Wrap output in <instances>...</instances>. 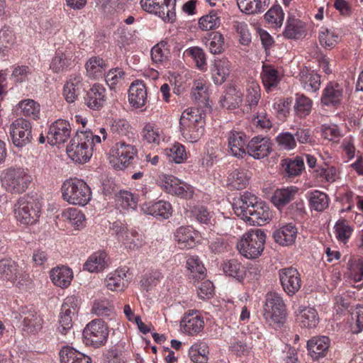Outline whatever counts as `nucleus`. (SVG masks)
Segmentation results:
<instances>
[{"instance_id": "obj_1", "label": "nucleus", "mask_w": 363, "mask_h": 363, "mask_svg": "<svg viewBox=\"0 0 363 363\" xmlns=\"http://www.w3.org/2000/svg\"><path fill=\"white\" fill-rule=\"evenodd\" d=\"M197 109L184 111L179 119L182 136L190 143L197 142L204 133V121Z\"/></svg>"}, {"instance_id": "obj_2", "label": "nucleus", "mask_w": 363, "mask_h": 363, "mask_svg": "<svg viewBox=\"0 0 363 363\" xmlns=\"http://www.w3.org/2000/svg\"><path fill=\"white\" fill-rule=\"evenodd\" d=\"M62 198L69 203L85 206L91 199V191L88 184L82 179H67L62 185Z\"/></svg>"}, {"instance_id": "obj_3", "label": "nucleus", "mask_w": 363, "mask_h": 363, "mask_svg": "<svg viewBox=\"0 0 363 363\" xmlns=\"http://www.w3.org/2000/svg\"><path fill=\"white\" fill-rule=\"evenodd\" d=\"M286 306L282 297L276 292L266 296L263 316L265 321L274 328H280L286 320Z\"/></svg>"}, {"instance_id": "obj_4", "label": "nucleus", "mask_w": 363, "mask_h": 363, "mask_svg": "<svg viewBox=\"0 0 363 363\" xmlns=\"http://www.w3.org/2000/svg\"><path fill=\"white\" fill-rule=\"evenodd\" d=\"M266 235L261 229H252L245 233L238 244L240 252L249 259H255L262 252Z\"/></svg>"}, {"instance_id": "obj_5", "label": "nucleus", "mask_w": 363, "mask_h": 363, "mask_svg": "<svg viewBox=\"0 0 363 363\" xmlns=\"http://www.w3.org/2000/svg\"><path fill=\"white\" fill-rule=\"evenodd\" d=\"M40 211L41 204L38 199L28 195L20 198L14 206L16 218L24 225L35 223Z\"/></svg>"}, {"instance_id": "obj_6", "label": "nucleus", "mask_w": 363, "mask_h": 363, "mask_svg": "<svg viewBox=\"0 0 363 363\" xmlns=\"http://www.w3.org/2000/svg\"><path fill=\"white\" fill-rule=\"evenodd\" d=\"M90 130L77 131L67 147L69 157L76 162L85 163L91 157Z\"/></svg>"}, {"instance_id": "obj_7", "label": "nucleus", "mask_w": 363, "mask_h": 363, "mask_svg": "<svg viewBox=\"0 0 363 363\" xmlns=\"http://www.w3.org/2000/svg\"><path fill=\"white\" fill-rule=\"evenodd\" d=\"M31 181L30 175L21 167L9 168L1 179L3 186L11 194L23 193Z\"/></svg>"}, {"instance_id": "obj_8", "label": "nucleus", "mask_w": 363, "mask_h": 363, "mask_svg": "<svg viewBox=\"0 0 363 363\" xmlns=\"http://www.w3.org/2000/svg\"><path fill=\"white\" fill-rule=\"evenodd\" d=\"M108 333L107 323L102 319H94L83 330V342L86 345L99 348L106 344Z\"/></svg>"}, {"instance_id": "obj_9", "label": "nucleus", "mask_w": 363, "mask_h": 363, "mask_svg": "<svg viewBox=\"0 0 363 363\" xmlns=\"http://www.w3.org/2000/svg\"><path fill=\"white\" fill-rule=\"evenodd\" d=\"M176 0H140L143 10L160 16L163 21L173 22L176 19Z\"/></svg>"}, {"instance_id": "obj_10", "label": "nucleus", "mask_w": 363, "mask_h": 363, "mask_svg": "<svg viewBox=\"0 0 363 363\" xmlns=\"http://www.w3.org/2000/svg\"><path fill=\"white\" fill-rule=\"evenodd\" d=\"M9 133L13 145L18 147L26 146L33 139L31 124L23 118H17L10 125Z\"/></svg>"}, {"instance_id": "obj_11", "label": "nucleus", "mask_w": 363, "mask_h": 363, "mask_svg": "<svg viewBox=\"0 0 363 363\" xmlns=\"http://www.w3.org/2000/svg\"><path fill=\"white\" fill-rule=\"evenodd\" d=\"M0 279L20 287L28 279V274L23 273L14 261L4 259L0 260Z\"/></svg>"}, {"instance_id": "obj_12", "label": "nucleus", "mask_w": 363, "mask_h": 363, "mask_svg": "<svg viewBox=\"0 0 363 363\" xmlns=\"http://www.w3.org/2000/svg\"><path fill=\"white\" fill-rule=\"evenodd\" d=\"M279 277L284 291L290 296H294L301 287V275L294 267L281 269Z\"/></svg>"}, {"instance_id": "obj_13", "label": "nucleus", "mask_w": 363, "mask_h": 363, "mask_svg": "<svg viewBox=\"0 0 363 363\" xmlns=\"http://www.w3.org/2000/svg\"><path fill=\"white\" fill-rule=\"evenodd\" d=\"M76 301L74 297H68L62 305L57 330L62 335H67L72 327V316L77 312Z\"/></svg>"}, {"instance_id": "obj_14", "label": "nucleus", "mask_w": 363, "mask_h": 363, "mask_svg": "<svg viewBox=\"0 0 363 363\" xmlns=\"http://www.w3.org/2000/svg\"><path fill=\"white\" fill-rule=\"evenodd\" d=\"M137 154L138 150L135 146L124 142L117 143L110 151L111 156L118 161L116 168L121 169L128 166Z\"/></svg>"}, {"instance_id": "obj_15", "label": "nucleus", "mask_w": 363, "mask_h": 363, "mask_svg": "<svg viewBox=\"0 0 363 363\" xmlns=\"http://www.w3.org/2000/svg\"><path fill=\"white\" fill-rule=\"evenodd\" d=\"M71 135V125L69 123L63 119H58L52 123L47 135L49 144L55 145L65 143Z\"/></svg>"}, {"instance_id": "obj_16", "label": "nucleus", "mask_w": 363, "mask_h": 363, "mask_svg": "<svg viewBox=\"0 0 363 363\" xmlns=\"http://www.w3.org/2000/svg\"><path fill=\"white\" fill-rule=\"evenodd\" d=\"M344 96L342 86L337 82H330L323 90L320 103L328 107H335L341 104Z\"/></svg>"}, {"instance_id": "obj_17", "label": "nucleus", "mask_w": 363, "mask_h": 363, "mask_svg": "<svg viewBox=\"0 0 363 363\" xmlns=\"http://www.w3.org/2000/svg\"><path fill=\"white\" fill-rule=\"evenodd\" d=\"M257 197L245 191L238 198H235L233 203V209L235 215L242 220L248 216L250 208H252L258 202Z\"/></svg>"}, {"instance_id": "obj_18", "label": "nucleus", "mask_w": 363, "mask_h": 363, "mask_svg": "<svg viewBox=\"0 0 363 363\" xmlns=\"http://www.w3.org/2000/svg\"><path fill=\"white\" fill-rule=\"evenodd\" d=\"M247 150L249 155L259 160L267 157L272 152V144L268 138L257 135L248 142Z\"/></svg>"}, {"instance_id": "obj_19", "label": "nucleus", "mask_w": 363, "mask_h": 363, "mask_svg": "<svg viewBox=\"0 0 363 363\" xmlns=\"http://www.w3.org/2000/svg\"><path fill=\"white\" fill-rule=\"evenodd\" d=\"M271 219V212L269 206L263 201L258 202L251 209L247 218L244 220L254 225H263Z\"/></svg>"}, {"instance_id": "obj_20", "label": "nucleus", "mask_w": 363, "mask_h": 363, "mask_svg": "<svg viewBox=\"0 0 363 363\" xmlns=\"http://www.w3.org/2000/svg\"><path fill=\"white\" fill-rule=\"evenodd\" d=\"M330 345V340L328 336H316L307 342L308 354L314 360L326 356Z\"/></svg>"}, {"instance_id": "obj_21", "label": "nucleus", "mask_w": 363, "mask_h": 363, "mask_svg": "<svg viewBox=\"0 0 363 363\" xmlns=\"http://www.w3.org/2000/svg\"><path fill=\"white\" fill-rule=\"evenodd\" d=\"M84 90V83L80 74H72L63 88V95L68 103L74 102Z\"/></svg>"}, {"instance_id": "obj_22", "label": "nucleus", "mask_w": 363, "mask_h": 363, "mask_svg": "<svg viewBox=\"0 0 363 363\" xmlns=\"http://www.w3.org/2000/svg\"><path fill=\"white\" fill-rule=\"evenodd\" d=\"M84 104L91 109H101L106 101V89L98 84H95L89 89L85 96Z\"/></svg>"}, {"instance_id": "obj_23", "label": "nucleus", "mask_w": 363, "mask_h": 363, "mask_svg": "<svg viewBox=\"0 0 363 363\" xmlns=\"http://www.w3.org/2000/svg\"><path fill=\"white\" fill-rule=\"evenodd\" d=\"M128 100L135 108H141L147 101V89L145 84L140 80L133 82L128 89Z\"/></svg>"}, {"instance_id": "obj_24", "label": "nucleus", "mask_w": 363, "mask_h": 363, "mask_svg": "<svg viewBox=\"0 0 363 363\" xmlns=\"http://www.w3.org/2000/svg\"><path fill=\"white\" fill-rule=\"evenodd\" d=\"M141 209L145 213L160 220L169 218L172 213L171 204L162 200L153 203L143 204Z\"/></svg>"}, {"instance_id": "obj_25", "label": "nucleus", "mask_w": 363, "mask_h": 363, "mask_svg": "<svg viewBox=\"0 0 363 363\" xmlns=\"http://www.w3.org/2000/svg\"><path fill=\"white\" fill-rule=\"evenodd\" d=\"M197 233L189 226H181L174 233V240L180 249H191L196 245Z\"/></svg>"}, {"instance_id": "obj_26", "label": "nucleus", "mask_w": 363, "mask_h": 363, "mask_svg": "<svg viewBox=\"0 0 363 363\" xmlns=\"http://www.w3.org/2000/svg\"><path fill=\"white\" fill-rule=\"evenodd\" d=\"M23 328L28 333H37L42 328L43 319L32 309L25 308L21 313Z\"/></svg>"}, {"instance_id": "obj_27", "label": "nucleus", "mask_w": 363, "mask_h": 363, "mask_svg": "<svg viewBox=\"0 0 363 363\" xmlns=\"http://www.w3.org/2000/svg\"><path fill=\"white\" fill-rule=\"evenodd\" d=\"M211 72L214 84H222L230 73V62L226 58L216 59L211 68Z\"/></svg>"}, {"instance_id": "obj_28", "label": "nucleus", "mask_w": 363, "mask_h": 363, "mask_svg": "<svg viewBox=\"0 0 363 363\" xmlns=\"http://www.w3.org/2000/svg\"><path fill=\"white\" fill-rule=\"evenodd\" d=\"M247 136L244 133L231 131L228 136V146L232 155L236 157H243L246 155L245 145Z\"/></svg>"}, {"instance_id": "obj_29", "label": "nucleus", "mask_w": 363, "mask_h": 363, "mask_svg": "<svg viewBox=\"0 0 363 363\" xmlns=\"http://www.w3.org/2000/svg\"><path fill=\"white\" fill-rule=\"evenodd\" d=\"M306 23L294 16H289L283 35L288 39H300L306 35Z\"/></svg>"}, {"instance_id": "obj_30", "label": "nucleus", "mask_w": 363, "mask_h": 363, "mask_svg": "<svg viewBox=\"0 0 363 363\" xmlns=\"http://www.w3.org/2000/svg\"><path fill=\"white\" fill-rule=\"evenodd\" d=\"M73 62L71 52L58 50L51 60L50 68L54 73H62L70 69Z\"/></svg>"}, {"instance_id": "obj_31", "label": "nucleus", "mask_w": 363, "mask_h": 363, "mask_svg": "<svg viewBox=\"0 0 363 363\" xmlns=\"http://www.w3.org/2000/svg\"><path fill=\"white\" fill-rule=\"evenodd\" d=\"M296 314L302 327L313 328L319 322L318 313L314 308L299 306L296 311Z\"/></svg>"}, {"instance_id": "obj_32", "label": "nucleus", "mask_w": 363, "mask_h": 363, "mask_svg": "<svg viewBox=\"0 0 363 363\" xmlns=\"http://www.w3.org/2000/svg\"><path fill=\"white\" fill-rule=\"evenodd\" d=\"M297 235V228L291 223L285 225L273 233L276 242L283 246L292 245Z\"/></svg>"}, {"instance_id": "obj_33", "label": "nucleus", "mask_w": 363, "mask_h": 363, "mask_svg": "<svg viewBox=\"0 0 363 363\" xmlns=\"http://www.w3.org/2000/svg\"><path fill=\"white\" fill-rule=\"evenodd\" d=\"M59 355L61 363H92L91 357L69 346L63 347Z\"/></svg>"}, {"instance_id": "obj_34", "label": "nucleus", "mask_w": 363, "mask_h": 363, "mask_svg": "<svg viewBox=\"0 0 363 363\" xmlns=\"http://www.w3.org/2000/svg\"><path fill=\"white\" fill-rule=\"evenodd\" d=\"M186 268L189 271V279L194 284L206 277V268L198 256H191L187 259Z\"/></svg>"}, {"instance_id": "obj_35", "label": "nucleus", "mask_w": 363, "mask_h": 363, "mask_svg": "<svg viewBox=\"0 0 363 363\" xmlns=\"http://www.w3.org/2000/svg\"><path fill=\"white\" fill-rule=\"evenodd\" d=\"M181 325L186 333L193 335L201 331L204 326V322L200 315L187 313L183 317Z\"/></svg>"}, {"instance_id": "obj_36", "label": "nucleus", "mask_w": 363, "mask_h": 363, "mask_svg": "<svg viewBox=\"0 0 363 363\" xmlns=\"http://www.w3.org/2000/svg\"><path fill=\"white\" fill-rule=\"evenodd\" d=\"M284 177L288 178L299 176L305 169L304 160L301 157L294 159L286 158L281 160Z\"/></svg>"}, {"instance_id": "obj_37", "label": "nucleus", "mask_w": 363, "mask_h": 363, "mask_svg": "<svg viewBox=\"0 0 363 363\" xmlns=\"http://www.w3.org/2000/svg\"><path fill=\"white\" fill-rule=\"evenodd\" d=\"M50 277L55 285L61 288H67L71 283L73 274L69 267H62L53 269L50 272Z\"/></svg>"}, {"instance_id": "obj_38", "label": "nucleus", "mask_w": 363, "mask_h": 363, "mask_svg": "<svg viewBox=\"0 0 363 363\" xmlns=\"http://www.w3.org/2000/svg\"><path fill=\"white\" fill-rule=\"evenodd\" d=\"M222 11L211 9L206 15L199 18V26L202 30H210L218 28L221 23Z\"/></svg>"}, {"instance_id": "obj_39", "label": "nucleus", "mask_w": 363, "mask_h": 363, "mask_svg": "<svg viewBox=\"0 0 363 363\" xmlns=\"http://www.w3.org/2000/svg\"><path fill=\"white\" fill-rule=\"evenodd\" d=\"M298 191L296 186L277 189L272 196V202L277 207H281L289 203Z\"/></svg>"}, {"instance_id": "obj_40", "label": "nucleus", "mask_w": 363, "mask_h": 363, "mask_svg": "<svg viewBox=\"0 0 363 363\" xmlns=\"http://www.w3.org/2000/svg\"><path fill=\"white\" fill-rule=\"evenodd\" d=\"M85 67L87 76L91 79H97L102 77L108 65L102 58L93 57L86 62Z\"/></svg>"}, {"instance_id": "obj_41", "label": "nucleus", "mask_w": 363, "mask_h": 363, "mask_svg": "<svg viewBox=\"0 0 363 363\" xmlns=\"http://www.w3.org/2000/svg\"><path fill=\"white\" fill-rule=\"evenodd\" d=\"M124 269L116 270L110 274L105 279L106 287L111 291H121L128 284Z\"/></svg>"}, {"instance_id": "obj_42", "label": "nucleus", "mask_w": 363, "mask_h": 363, "mask_svg": "<svg viewBox=\"0 0 363 363\" xmlns=\"http://www.w3.org/2000/svg\"><path fill=\"white\" fill-rule=\"evenodd\" d=\"M249 177L243 169H236L229 173L227 185L233 189H245L248 184Z\"/></svg>"}, {"instance_id": "obj_43", "label": "nucleus", "mask_w": 363, "mask_h": 363, "mask_svg": "<svg viewBox=\"0 0 363 363\" xmlns=\"http://www.w3.org/2000/svg\"><path fill=\"white\" fill-rule=\"evenodd\" d=\"M242 93L235 86H229L223 97L220 100L222 107L228 109H234L239 106L242 102Z\"/></svg>"}, {"instance_id": "obj_44", "label": "nucleus", "mask_w": 363, "mask_h": 363, "mask_svg": "<svg viewBox=\"0 0 363 363\" xmlns=\"http://www.w3.org/2000/svg\"><path fill=\"white\" fill-rule=\"evenodd\" d=\"M309 206L311 209L316 211H323L329 206L328 195L318 190H314L308 193Z\"/></svg>"}, {"instance_id": "obj_45", "label": "nucleus", "mask_w": 363, "mask_h": 363, "mask_svg": "<svg viewBox=\"0 0 363 363\" xmlns=\"http://www.w3.org/2000/svg\"><path fill=\"white\" fill-rule=\"evenodd\" d=\"M261 77L263 85L267 91L277 86L279 82L278 71L271 65H263Z\"/></svg>"}, {"instance_id": "obj_46", "label": "nucleus", "mask_w": 363, "mask_h": 363, "mask_svg": "<svg viewBox=\"0 0 363 363\" xmlns=\"http://www.w3.org/2000/svg\"><path fill=\"white\" fill-rule=\"evenodd\" d=\"M106 255L104 252H99L91 255L84 263L83 269L89 272H99L102 271L106 266Z\"/></svg>"}, {"instance_id": "obj_47", "label": "nucleus", "mask_w": 363, "mask_h": 363, "mask_svg": "<svg viewBox=\"0 0 363 363\" xmlns=\"http://www.w3.org/2000/svg\"><path fill=\"white\" fill-rule=\"evenodd\" d=\"M208 347L203 342L194 344L189 350L191 360L194 363H207Z\"/></svg>"}, {"instance_id": "obj_48", "label": "nucleus", "mask_w": 363, "mask_h": 363, "mask_svg": "<svg viewBox=\"0 0 363 363\" xmlns=\"http://www.w3.org/2000/svg\"><path fill=\"white\" fill-rule=\"evenodd\" d=\"M301 82L307 91L315 92L320 86V75L313 72H302L300 74Z\"/></svg>"}, {"instance_id": "obj_49", "label": "nucleus", "mask_w": 363, "mask_h": 363, "mask_svg": "<svg viewBox=\"0 0 363 363\" xmlns=\"http://www.w3.org/2000/svg\"><path fill=\"white\" fill-rule=\"evenodd\" d=\"M206 45L211 53L213 55L222 53L225 48L223 35L218 32L211 33L207 40Z\"/></svg>"}, {"instance_id": "obj_50", "label": "nucleus", "mask_w": 363, "mask_h": 363, "mask_svg": "<svg viewBox=\"0 0 363 363\" xmlns=\"http://www.w3.org/2000/svg\"><path fill=\"white\" fill-rule=\"evenodd\" d=\"M224 273L229 276L241 280L246 273L244 267L236 259H230L223 264Z\"/></svg>"}, {"instance_id": "obj_51", "label": "nucleus", "mask_w": 363, "mask_h": 363, "mask_svg": "<svg viewBox=\"0 0 363 363\" xmlns=\"http://www.w3.org/2000/svg\"><path fill=\"white\" fill-rule=\"evenodd\" d=\"M169 55V47L167 43L164 40L158 43L151 50V57L155 63H161L167 60Z\"/></svg>"}, {"instance_id": "obj_52", "label": "nucleus", "mask_w": 363, "mask_h": 363, "mask_svg": "<svg viewBox=\"0 0 363 363\" xmlns=\"http://www.w3.org/2000/svg\"><path fill=\"white\" fill-rule=\"evenodd\" d=\"M284 13L279 5H274L264 15L266 21L274 28H281Z\"/></svg>"}, {"instance_id": "obj_53", "label": "nucleus", "mask_w": 363, "mask_h": 363, "mask_svg": "<svg viewBox=\"0 0 363 363\" xmlns=\"http://www.w3.org/2000/svg\"><path fill=\"white\" fill-rule=\"evenodd\" d=\"M117 203L125 210H134L137 207L138 201L134 195L127 191H121L116 195Z\"/></svg>"}, {"instance_id": "obj_54", "label": "nucleus", "mask_w": 363, "mask_h": 363, "mask_svg": "<svg viewBox=\"0 0 363 363\" xmlns=\"http://www.w3.org/2000/svg\"><path fill=\"white\" fill-rule=\"evenodd\" d=\"M18 108L25 116L36 119L40 114V105L32 99H27L19 102Z\"/></svg>"}, {"instance_id": "obj_55", "label": "nucleus", "mask_w": 363, "mask_h": 363, "mask_svg": "<svg viewBox=\"0 0 363 363\" xmlns=\"http://www.w3.org/2000/svg\"><path fill=\"white\" fill-rule=\"evenodd\" d=\"M117 235L118 239L122 240L125 245H128L130 249L138 248L141 245L138 233L135 230L128 231L123 228L117 233Z\"/></svg>"}, {"instance_id": "obj_56", "label": "nucleus", "mask_w": 363, "mask_h": 363, "mask_svg": "<svg viewBox=\"0 0 363 363\" xmlns=\"http://www.w3.org/2000/svg\"><path fill=\"white\" fill-rule=\"evenodd\" d=\"M311 107L312 101L309 98L303 95L296 94L294 109L299 117L308 116L311 113Z\"/></svg>"}, {"instance_id": "obj_57", "label": "nucleus", "mask_w": 363, "mask_h": 363, "mask_svg": "<svg viewBox=\"0 0 363 363\" xmlns=\"http://www.w3.org/2000/svg\"><path fill=\"white\" fill-rule=\"evenodd\" d=\"M91 312L97 316L111 317L114 315V308L107 301H96L92 306Z\"/></svg>"}, {"instance_id": "obj_58", "label": "nucleus", "mask_w": 363, "mask_h": 363, "mask_svg": "<svg viewBox=\"0 0 363 363\" xmlns=\"http://www.w3.org/2000/svg\"><path fill=\"white\" fill-rule=\"evenodd\" d=\"M334 228L336 238L344 243H346L353 231L345 220H339Z\"/></svg>"}, {"instance_id": "obj_59", "label": "nucleus", "mask_w": 363, "mask_h": 363, "mask_svg": "<svg viewBox=\"0 0 363 363\" xmlns=\"http://www.w3.org/2000/svg\"><path fill=\"white\" fill-rule=\"evenodd\" d=\"M142 135L148 143L159 145L162 134L159 128H155L152 124H146L142 130Z\"/></svg>"}, {"instance_id": "obj_60", "label": "nucleus", "mask_w": 363, "mask_h": 363, "mask_svg": "<svg viewBox=\"0 0 363 363\" xmlns=\"http://www.w3.org/2000/svg\"><path fill=\"white\" fill-rule=\"evenodd\" d=\"M246 101L250 108L257 106L260 99V86L257 82H252L247 85Z\"/></svg>"}, {"instance_id": "obj_61", "label": "nucleus", "mask_w": 363, "mask_h": 363, "mask_svg": "<svg viewBox=\"0 0 363 363\" xmlns=\"http://www.w3.org/2000/svg\"><path fill=\"white\" fill-rule=\"evenodd\" d=\"M125 72L122 68L116 67L111 69L106 74L104 75L105 81L107 85L113 89L114 86L121 83L124 79Z\"/></svg>"}, {"instance_id": "obj_62", "label": "nucleus", "mask_w": 363, "mask_h": 363, "mask_svg": "<svg viewBox=\"0 0 363 363\" xmlns=\"http://www.w3.org/2000/svg\"><path fill=\"white\" fill-rule=\"evenodd\" d=\"M276 141L280 148L286 150H293L296 145V140L294 134L289 132L279 134L276 138Z\"/></svg>"}, {"instance_id": "obj_63", "label": "nucleus", "mask_w": 363, "mask_h": 363, "mask_svg": "<svg viewBox=\"0 0 363 363\" xmlns=\"http://www.w3.org/2000/svg\"><path fill=\"white\" fill-rule=\"evenodd\" d=\"M185 53L194 59L196 67L200 69H203L204 67L206 65V58L203 49L199 47H191L187 49Z\"/></svg>"}, {"instance_id": "obj_64", "label": "nucleus", "mask_w": 363, "mask_h": 363, "mask_svg": "<svg viewBox=\"0 0 363 363\" xmlns=\"http://www.w3.org/2000/svg\"><path fill=\"white\" fill-rule=\"evenodd\" d=\"M319 42L324 48L331 49L337 44V35L328 29H324L319 33Z\"/></svg>"}]
</instances>
